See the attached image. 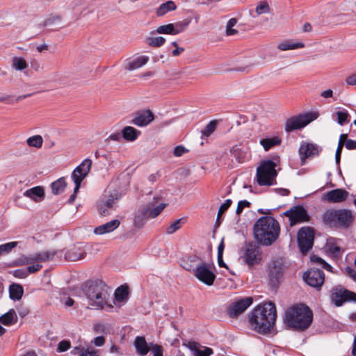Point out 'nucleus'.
<instances>
[{
    "label": "nucleus",
    "mask_w": 356,
    "mask_h": 356,
    "mask_svg": "<svg viewBox=\"0 0 356 356\" xmlns=\"http://www.w3.org/2000/svg\"><path fill=\"white\" fill-rule=\"evenodd\" d=\"M327 250L333 257H339L341 254V248L339 245L333 243H329L327 245Z\"/></svg>",
    "instance_id": "obj_43"
},
{
    "label": "nucleus",
    "mask_w": 356,
    "mask_h": 356,
    "mask_svg": "<svg viewBox=\"0 0 356 356\" xmlns=\"http://www.w3.org/2000/svg\"><path fill=\"white\" fill-rule=\"evenodd\" d=\"M106 329V326L102 323H97L94 326V330L97 333H104Z\"/></svg>",
    "instance_id": "obj_56"
},
{
    "label": "nucleus",
    "mask_w": 356,
    "mask_h": 356,
    "mask_svg": "<svg viewBox=\"0 0 356 356\" xmlns=\"http://www.w3.org/2000/svg\"><path fill=\"white\" fill-rule=\"evenodd\" d=\"M337 122L340 125L344 124L348 119V113L346 111H338L337 113Z\"/></svg>",
    "instance_id": "obj_49"
},
{
    "label": "nucleus",
    "mask_w": 356,
    "mask_h": 356,
    "mask_svg": "<svg viewBox=\"0 0 356 356\" xmlns=\"http://www.w3.org/2000/svg\"><path fill=\"white\" fill-rule=\"evenodd\" d=\"M86 252L79 248H74L65 254V259L75 261L84 258Z\"/></svg>",
    "instance_id": "obj_30"
},
{
    "label": "nucleus",
    "mask_w": 356,
    "mask_h": 356,
    "mask_svg": "<svg viewBox=\"0 0 356 356\" xmlns=\"http://www.w3.org/2000/svg\"><path fill=\"white\" fill-rule=\"evenodd\" d=\"M181 227V219H178L171 223L166 229L168 234H172Z\"/></svg>",
    "instance_id": "obj_45"
},
{
    "label": "nucleus",
    "mask_w": 356,
    "mask_h": 356,
    "mask_svg": "<svg viewBox=\"0 0 356 356\" xmlns=\"http://www.w3.org/2000/svg\"><path fill=\"white\" fill-rule=\"evenodd\" d=\"M191 20L184 19L181 22H177L176 23H173V29L175 35H177L181 32H183L189 25Z\"/></svg>",
    "instance_id": "obj_39"
},
{
    "label": "nucleus",
    "mask_w": 356,
    "mask_h": 356,
    "mask_svg": "<svg viewBox=\"0 0 356 356\" xmlns=\"http://www.w3.org/2000/svg\"><path fill=\"white\" fill-rule=\"evenodd\" d=\"M311 261L316 264H319L323 268L326 269L328 271L332 270V266L330 264H328L327 263H326L323 259H321V257H319L318 256H316V255L312 256Z\"/></svg>",
    "instance_id": "obj_46"
},
{
    "label": "nucleus",
    "mask_w": 356,
    "mask_h": 356,
    "mask_svg": "<svg viewBox=\"0 0 356 356\" xmlns=\"http://www.w3.org/2000/svg\"><path fill=\"white\" fill-rule=\"evenodd\" d=\"M12 67L13 69L22 71L28 67V63L26 60L22 57L14 56L12 58Z\"/></svg>",
    "instance_id": "obj_34"
},
{
    "label": "nucleus",
    "mask_w": 356,
    "mask_h": 356,
    "mask_svg": "<svg viewBox=\"0 0 356 356\" xmlns=\"http://www.w3.org/2000/svg\"><path fill=\"white\" fill-rule=\"evenodd\" d=\"M195 277L206 285L211 286L213 284L216 275L211 269V265L203 262H198L193 268Z\"/></svg>",
    "instance_id": "obj_11"
},
{
    "label": "nucleus",
    "mask_w": 356,
    "mask_h": 356,
    "mask_svg": "<svg viewBox=\"0 0 356 356\" xmlns=\"http://www.w3.org/2000/svg\"><path fill=\"white\" fill-rule=\"evenodd\" d=\"M134 345L137 350V353L141 356L147 355V353L149 352V349L147 346V343L145 338L143 337H136L134 341Z\"/></svg>",
    "instance_id": "obj_26"
},
{
    "label": "nucleus",
    "mask_w": 356,
    "mask_h": 356,
    "mask_svg": "<svg viewBox=\"0 0 356 356\" xmlns=\"http://www.w3.org/2000/svg\"><path fill=\"white\" fill-rule=\"evenodd\" d=\"M313 314L311 309L304 305L293 306L286 312L285 323L298 330H305L312 322Z\"/></svg>",
    "instance_id": "obj_4"
},
{
    "label": "nucleus",
    "mask_w": 356,
    "mask_h": 356,
    "mask_svg": "<svg viewBox=\"0 0 356 356\" xmlns=\"http://www.w3.org/2000/svg\"><path fill=\"white\" fill-rule=\"evenodd\" d=\"M93 343L96 346H102L105 343V339L102 336L97 337L94 339Z\"/></svg>",
    "instance_id": "obj_58"
},
{
    "label": "nucleus",
    "mask_w": 356,
    "mask_h": 356,
    "mask_svg": "<svg viewBox=\"0 0 356 356\" xmlns=\"http://www.w3.org/2000/svg\"><path fill=\"white\" fill-rule=\"evenodd\" d=\"M174 31L172 24H168L159 26L156 29V32L159 34L175 35Z\"/></svg>",
    "instance_id": "obj_41"
},
{
    "label": "nucleus",
    "mask_w": 356,
    "mask_h": 356,
    "mask_svg": "<svg viewBox=\"0 0 356 356\" xmlns=\"http://www.w3.org/2000/svg\"><path fill=\"white\" fill-rule=\"evenodd\" d=\"M253 302L251 297H245L236 300L227 309L229 317L235 318L245 312Z\"/></svg>",
    "instance_id": "obj_17"
},
{
    "label": "nucleus",
    "mask_w": 356,
    "mask_h": 356,
    "mask_svg": "<svg viewBox=\"0 0 356 356\" xmlns=\"http://www.w3.org/2000/svg\"><path fill=\"white\" fill-rule=\"evenodd\" d=\"M276 307L271 302L256 307L251 312L250 323L254 330L261 334L269 332L276 320Z\"/></svg>",
    "instance_id": "obj_2"
},
{
    "label": "nucleus",
    "mask_w": 356,
    "mask_h": 356,
    "mask_svg": "<svg viewBox=\"0 0 356 356\" xmlns=\"http://www.w3.org/2000/svg\"><path fill=\"white\" fill-rule=\"evenodd\" d=\"M242 259L249 266L258 264L261 260V252L259 247L253 243L246 245Z\"/></svg>",
    "instance_id": "obj_14"
},
{
    "label": "nucleus",
    "mask_w": 356,
    "mask_h": 356,
    "mask_svg": "<svg viewBox=\"0 0 356 356\" xmlns=\"http://www.w3.org/2000/svg\"><path fill=\"white\" fill-rule=\"evenodd\" d=\"M79 356H97V351L96 350H87L84 353H83Z\"/></svg>",
    "instance_id": "obj_64"
},
{
    "label": "nucleus",
    "mask_w": 356,
    "mask_h": 356,
    "mask_svg": "<svg viewBox=\"0 0 356 356\" xmlns=\"http://www.w3.org/2000/svg\"><path fill=\"white\" fill-rule=\"evenodd\" d=\"M66 187V182L65 178L61 177L58 180L54 181L51 185V191L54 195H58L64 191Z\"/></svg>",
    "instance_id": "obj_33"
},
{
    "label": "nucleus",
    "mask_w": 356,
    "mask_h": 356,
    "mask_svg": "<svg viewBox=\"0 0 356 356\" xmlns=\"http://www.w3.org/2000/svg\"><path fill=\"white\" fill-rule=\"evenodd\" d=\"M62 17L60 15H54L46 19L44 22V26H50L54 24L61 21Z\"/></svg>",
    "instance_id": "obj_48"
},
{
    "label": "nucleus",
    "mask_w": 356,
    "mask_h": 356,
    "mask_svg": "<svg viewBox=\"0 0 356 356\" xmlns=\"http://www.w3.org/2000/svg\"><path fill=\"white\" fill-rule=\"evenodd\" d=\"M346 300H350V301H356V294L353 292H350L348 291H344L341 293V300L338 301L336 300V305L339 306L341 305V303Z\"/></svg>",
    "instance_id": "obj_40"
},
{
    "label": "nucleus",
    "mask_w": 356,
    "mask_h": 356,
    "mask_svg": "<svg viewBox=\"0 0 356 356\" xmlns=\"http://www.w3.org/2000/svg\"><path fill=\"white\" fill-rule=\"evenodd\" d=\"M24 195L33 200L35 202H39L43 199L44 191L42 187L35 186L26 190L24 193Z\"/></svg>",
    "instance_id": "obj_24"
},
{
    "label": "nucleus",
    "mask_w": 356,
    "mask_h": 356,
    "mask_svg": "<svg viewBox=\"0 0 356 356\" xmlns=\"http://www.w3.org/2000/svg\"><path fill=\"white\" fill-rule=\"evenodd\" d=\"M149 58L146 56H140L127 62L125 68L128 70H134L145 65Z\"/></svg>",
    "instance_id": "obj_23"
},
{
    "label": "nucleus",
    "mask_w": 356,
    "mask_h": 356,
    "mask_svg": "<svg viewBox=\"0 0 356 356\" xmlns=\"http://www.w3.org/2000/svg\"><path fill=\"white\" fill-rule=\"evenodd\" d=\"M224 248L225 245L222 239L218 247V256H219L220 258L221 257V255L222 256Z\"/></svg>",
    "instance_id": "obj_63"
},
{
    "label": "nucleus",
    "mask_w": 356,
    "mask_h": 356,
    "mask_svg": "<svg viewBox=\"0 0 356 356\" xmlns=\"http://www.w3.org/2000/svg\"><path fill=\"white\" fill-rule=\"evenodd\" d=\"M83 291L90 302V305L102 309L107 302L108 287L102 281L88 282L85 284Z\"/></svg>",
    "instance_id": "obj_5"
},
{
    "label": "nucleus",
    "mask_w": 356,
    "mask_h": 356,
    "mask_svg": "<svg viewBox=\"0 0 356 356\" xmlns=\"http://www.w3.org/2000/svg\"><path fill=\"white\" fill-rule=\"evenodd\" d=\"M304 44L300 42H293L292 41L286 40L280 42L277 48L280 49L281 51H287V50H291V49H296L298 48H302L304 47Z\"/></svg>",
    "instance_id": "obj_31"
},
{
    "label": "nucleus",
    "mask_w": 356,
    "mask_h": 356,
    "mask_svg": "<svg viewBox=\"0 0 356 356\" xmlns=\"http://www.w3.org/2000/svg\"><path fill=\"white\" fill-rule=\"evenodd\" d=\"M319 153V147L315 144L304 142L301 144L299 148V154L302 161V164H304L305 159L307 158L314 157Z\"/></svg>",
    "instance_id": "obj_20"
},
{
    "label": "nucleus",
    "mask_w": 356,
    "mask_h": 356,
    "mask_svg": "<svg viewBox=\"0 0 356 356\" xmlns=\"http://www.w3.org/2000/svg\"><path fill=\"white\" fill-rule=\"evenodd\" d=\"M165 42V39L162 36L149 37L146 39V42L151 47H159Z\"/></svg>",
    "instance_id": "obj_38"
},
{
    "label": "nucleus",
    "mask_w": 356,
    "mask_h": 356,
    "mask_svg": "<svg viewBox=\"0 0 356 356\" xmlns=\"http://www.w3.org/2000/svg\"><path fill=\"white\" fill-rule=\"evenodd\" d=\"M24 293V289L22 285L18 284H12L9 287V296L13 300H19L22 298Z\"/></svg>",
    "instance_id": "obj_28"
},
{
    "label": "nucleus",
    "mask_w": 356,
    "mask_h": 356,
    "mask_svg": "<svg viewBox=\"0 0 356 356\" xmlns=\"http://www.w3.org/2000/svg\"><path fill=\"white\" fill-rule=\"evenodd\" d=\"M216 121L213 120L211 121L206 127L202 131V135L204 136H209L216 129Z\"/></svg>",
    "instance_id": "obj_44"
},
{
    "label": "nucleus",
    "mask_w": 356,
    "mask_h": 356,
    "mask_svg": "<svg viewBox=\"0 0 356 356\" xmlns=\"http://www.w3.org/2000/svg\"><path fill=\"white\" fill-rule=\"evenodd\" d=\"M346 83L349 86H356V73L347 76Z\"/></svg>",
    "instance_id": "obj_55"
},
{
    "label": "nucleus",
    "mask_w": 356,
    "mask_h": 356,
    "mask_svg": "<svg viewBox=\"0 0 356 356\" xmlns=\"http://www.w3.org/2000/svg\"><path fill=\"white\" fill-rule=\"evenodd\" d=\"M70 348V343L68 341H61L58 345L59 352H65Z\"/></svg>",
    "instance_id": "obj_51"
},
{
    "label": "nucleus",
    "mask_w": 356,
    "mask_h": 356,
    "mask_svg": "<svg viewBox=\"0 0 356 356\" xmlns=\"http://www.w3.org/2000/svg\"><path fill=\"white\" fill-rule=\"evenodd\" d=\"M213 353V350L210 348L205 347L203 350L197 351L195 356H210Z\"/></svg>",
    "instance_id": "obj_53"
},
{
    "label": "nucleus",
    "mask_w": 356,
    "mask_h": 356,
    "mask_svg": "<svg viewBox=\"0 0 356 356\" xmlns=\"http://www.w3.org/2000/svg\"><path fill=\"white\" fill-rule=\"evenodd\" d=\"M187 150L184 146L179 145L174 149V154L176 156H182Z\"/></svg>",
    "instance_id": "obj_54"
},
{
    "label": "nucleus",
    "mask_w": 356,
    "mask_h": 356,
    "mask_svg": "<svg viewBox=\"0 0 356 356\" xmlns=\"http://www.w3.org/2000/svg\"><path fill=\"white\" fill-rule=\"evenodd\" d=\"M271 8L270 5L266 0L259 1L255 8V13L257 16H259L264 14H269Z\"/></svg>",
    "instance_id": "obj_36"
},
{
    "label": "nucleus",
    "mask_w": 356,
    "mask_h": 356,
    "mask_svg": "<svg viewBox=\"0 0 356 356\" xmlns=\"http://www.w3.org/2000/svg\"><path fill=\"white\" fill-rule=\"evenodd\" d=\"M284 266L280 261H274L269 265V284L271 287H277L282 280Z\"/></svg>",
    "instance_id": "obj_15"
},
{
    "label": "nucleus",
    "mask_w": 356,
    "mask_h": 356,
    "mask_svg": "<svg viewBox=\"0 0 356 356\" xmlns=\"http://www.w3.org/2000/svg\"><path fill=\"white\" fill-rule=\"evenodd\" d=\"M284 214L289 217L291 226L297 223L307 222L309 220L307 211L301 206L294 207L290 210L286 211Z\"/></svg>",
    "instance_id": "obj_16"
},
{
    "label": "nucleus",
    "mask_w": 356,
    "mask_h": 356,
    "mask_svg": "<svg viewBox=\"0 0 356 356\" xmlns=\"http://www.w3.org/2000/svg\"><path fill=\"white\" fill-rule=\"evenodd\" d=\"M305 282L313 287H320L324 282V273L318 268H312L303 275Z\"/></svg>",
    "instance_id": "obj_18"
},
{
    "label": "nucleus",
    "mask_w": 356,
    "mask_h": 356,
    "mask_svg": "<svg viewBox=\"0 0 356 356\" xmlns=\"http://www.w3.org/2000/svg\"><path fill=\"white\" fill-rule=\"evenodd\" d=\"M282 140L279 137H273L270 138H264L260 140V144L263 146L266 151L269 150L271 147L278 145Z\"/></svg>",
    "instance_id": "obj_35"
},
{
    "label": "nucleus",
    "mask_w": 356,
    "mask_h": 356,
    "mask_svg": "<svg viewBox=\"0 0 356 356\" xmlns=\"http://www.w3.org/2000/svg\"><path fill=\"white\" fill-rule=\"evenodd\" d=\"M128 289L126 286H121L118 287L114 293L115 300L119 302H124L128 299Z\"/></svg>",
    "instance_id": "obj_32"
},
{
    "label": "nucleus",
    "mask_w": 356,
    "mask_h": 356,
    "mask_svg": "<svg viewBox=\"0 0 356 356\" xmlns=\"http://www.w3.org/2000/svg\"><path fill=\"white\" fill-rule=\"evenodd\" d=\"M119 197L116 192L105 194L98 202L97 208L100 215L103 216L111 213L115 208Z\"/></svg>",
    "instance_id": "obj_13"
},
{
    "label": "nucleus",
    "mask_w": 356,
    "mask_h": 356,
    "mask_svg": "<svg viewBox=\"0 0 356 356\" xmlns=\"http://www.w3.org/2000/svg\"><path fill=\"white\" fill-rule=\"evenodd\" d=\"M140 134V131L129 126L125 127L122 131L123 138L127 141H134Z\"/></svg>",
    "instance_id": "obj_27"
},
{
    "label": "nucleus",
    "mask_w": 356,
    "mask_h": 356,
    "mask_svg": "<svg viewBox=\"0 0 356 356\" xmlns=\"http://www.w3.org/2000/svg\"><path fill=\"white\" fill-rule=\"evenodd\" d=\"M321 96L325 99L333 98L334 92H333L332 90L327 89L326 90L322 91L321 93Z\"/></svg>",
    "instance_id": "obj_57"
},
{
    "label": "nucleus",
    "mask_w": 356,
    "mask_h": 356,
    "mask_svg": "<svg viewBox=\"0 0 356 356\" xmlns=\"http://www.w3.org/2000/svg\"><path fill=\"white\" fill-rule=\"evenodd\" d=\"M26 143L29 147L40 148L42 145L43 138L40 135H35L28 138Z\"/></svg>",
    "instance_id": "obj_37"
},
{
    "label": "nucleus",
    "mask_w": 356,
    "mask_h": 356,
    "mask_svg": "<svg viewBox=\"0 0 356 356\" xmlns=\"http://www.w3.org/2000/svg\"><path fill=\"white\" fill-rule=\"evenodd\" d=\"M120 222L118 219H114L105 224L101 225L94 229V233L97 235H103L111 233L115 230L120 226Z\"/></svg>",
    "instance_id": "obj_22"
},
{
    "label": "nucleus",
    "mask_w": 356,
    "mask_h": 356,
    "mask_svg": "<svg viewBox=\"0 0 356 356\" xmlns=\"http://www.w3.org/2000/svg\"><path fill=\"white\" fill-rule=\"evenodd\" d=\"M314 238V230L311 227H303L299 231L298 234V243L302 254H306L312 248Z\"/></svg>",
    "instance_id": "obj_12"
},
{
    "label": "nucleus",
    "mask_w": 356,
    "mask_h": 356,
    "mask_svg": "<svg viewBox=\"0 0 356 356\" xmlns=\"http://www.w3.org/2000/svg\"><path fill=\"white\" fill-rule=\"evenodd\" d=\"M57 254L56 250H46L35 252L28 255H22L16 261L17 266L29 265L26 269H17L13 270V275L19 279L26 278L29 274L35 273L41 270V263L52 260Z\"/></svg>",
    "instance_id": "obj_1"
},
{
    "label": "nucleus",
    "mask_w": 356,
    "mask_h": 356,
    "mask_svg": "<svg viewBox=\"0 0 356 356\" xmlns=\"http://www.w3.org/2000/svg\"><path fill=\"white\" fill-rule=\"evenodd\" d=\"M323 222L330 227L346 228L352 223V212L347 209L327 210L322 216Z\"/></svg>",
    "instance_id": "obj_6"
},
{
    "label": "nucleus",
    "mask_w": 356,
    "mask_h": 356,
    "mask_svg": "<svg viewBox=\"0 0 356 356\" xmlns=\"http://www.w3.org/2000/svg\"><path fill=\"white\" fill-rule=\"evenodd\" d=\"M232 204V200L228 199L226 200L225 202L220 207L218 212V216L216 219V224L220 223V218L223 214V213L230 207Z\"/></svg>",
    "instance_id": "obj_47"
},
{
    "label": "nucleus",
    "mask_w": 356,
    "mask_h": 356,
    "mask_svg": "<svg viewBox=\"0 0 356 356\" xmlns=\"http://www.w3.org/2000/svg\"><path fill=\"white\" fill-rule=\"evenodd\" d=\"M254 236L262 245H270L280 234L279 222L271 216H262L254 225Z\"/></svg>",
    "instance_id": "obj_3"
},
{
    "label": "nucleus",
    "mask_w": 356,
    "mask_h": 356,
    "mask_svg": "<svg viewBox=\"0 0 356 356\" xmlns=\"http://www.w3.org/2000/svg\"><path fill=\"white\" fill-rule=\"evenodd\" d=\"M17 321V316L13 309H10L8 312L0 316V323L6 326H10L15 324Z\"/></svg>",
    "instance_id": "obj_25"
},
{
    "label": "nucleus",
    "mask_w": 356,
    "mask_h": 356,
    "mask_svg": "<svg viewBox=\"0 0 356 356\" xmlns=\"http://www.w3.org/2000/svg\"><path fill=\"white\" fill-rule=\"evenodd\" d=\"M177 6L174 1L169 0L165 3H162L156 10V15L158 17L163 16L165 14L170 11L176 10Z\"/></svg>",
    "instance_id": "obj_29"
},
{
    "label": "nucleus",
    "mask_w": 356,
    "mask_h": 356,
    "mask_svg": "<svg viewBox=\"0 0 356 356\" xmlns=\"http://www.w3.org/2000/svg\"><path fill=\"white\" fill-rule=\"evenodd\" d=\"M154 356H163V350L160 346L156 345L153 348Z\"/></svg>",
    "instance_id": "obj_62"
},
{
    "label": "nucleus",
    "mask_w": 356,
    "mask_h": 356,
    "mask_svg": "<svg viewBox=\"0 0 356 356\" xmlns=\"http://www.w3.org/2000/svg\"><path fill=\"white\" fill-rule=\"evenodd\" d=\"M159 197H154L153 202H150L146 207L141 208L138 214L135 217L134 224L137 227H141L144 224V220L148 218H156L165 207V204L159 203L156 204Z\"/></svg>",
    "instance_id": "obj_8"
},
{
    "label": "nucleus",
    "mask_w": 356,
    "mask_h": 356,
    "mask_svg": "<svg viewBox=\"0 0 356 356\" xmlns=\"http://www.w3.org/2000/svg\"><path fill=\"white\" fill-rule=\"evenodd\" d=\"M226 35L227 36H232L238 33V31L236 29H234V27H229L228 28V26L226 25V30H225Z\"/></svg>",
    "instance_id": "obj_61"
},
{
    "label": "nucleus",
    "mask_w": 356,
    "mask_h": 356,
    "mask_svg": "<svg viewBox=\"0 0 356 356\" xmlns=\"http://www.w3.org/2000/svg\"><path fill=\"white\" fill-rule=\"evenodd\" d=\"M17 245V242H9L0 245V255L7 254L15 248Z\"/></svg>",
    "instance_id": "obj_42"
},
{
    "label": "nucleus",
    "mask_w": 356,
    "mask_h": 356,
    "mask_svg": "<svg viewBox=\"0 0 356 356\" xmlns=\"http://www.w3.org/2000/svg\"><path fill=\"white\" fill-rule=\"evenodd\" d=\"M92 165V161L90 159H84L72 172V178L75 184L74 193L70 197L68 202L72 204L75 200V194L79 191L81 181L88 175Z\"/></svg>",
    "instance_id": "obj_9"
},
{
    "label": "nucleus",
    "mask_w": 356,
    "mask_h": 356,
    "mask_svg": "<svg viewBox=\"0 0 356 356\" xmlns=\"http://www.w3.org/2000/svg\"><path fill=\"white\" fill-rule=\"evenodd\" d=\"M345 145L348 149H356V141L351 139L346 140Z\"/></svg>",
    "instance_id": "obj_59"
},
{
    "label": "nucleus",
    "mask_w": 356,
    "mask_h": 356,
    "mask_svg": "<svg viewBox=\"0 0 356 356\" xmlns=\"http://www.w3.org/2000/svg\"><path fill=\"white\" fill-rule=\"evenodd\" d=\"M154 120V115L149 110L143 111L137 114L131 120V123L138 127H144L149 124Z\"/></svg>",
    "instance_id": "obj_21"
},
{
    "label": "nucleus",
    "mask_w": 356,
    "mask_h": 356,
    "mask_svg": "<svg viewBox=\"0 0 356 356\" xmlns=\"http://www.w3.org/2000/svg\"><path fill=\"white\" fill-rule=\"evenodd\" d=\"M250 203L248 201H247V200H242V201L238 202L236 213L237 214L241 213L243 210V209L245 207H250Z\"/></svg>",
    "instance_id": "obj_50"
},
{
    "label": "nucleus",
    "mask_w": 356,
    "mask_h": 356,
    "mask_svg": "<svg viewBox=\"0 0 356 356\" xmlns=\"http://www.w3.org/2000/svg\"><path fill=\"white\" fill-rule=\"evenodd\" d=\"M172 45L175 47V49L172 51V55L173 56H179L182 52L184 51V47H179L177 42H172Z\"/></svg>",
    "instance_id": "obj_52"
},
{
    "label": "nucleus",
    "mask_w": 356,
    "mask_h": 356,
    "mask_svg": "<svg viewBox=\"0 0 356 356\" xmlns=\"http://www.w3.org/2000/svg\"><path fill=\"white\" fill-rule=\"evenodd\" d=\"M276 163L270 160L263 161L257 169V180L260 186H271L277 175Z\"/></svg>",
    "instance_id": "obj_7"
},
{
    "label": "nucleus",
    "mask_w": 356,
    "mask_h": 356,
    "mask_svg": "<svg viewBox=\"0 0 356 356\" xmlns=\"http://www.w3.org/2000/svg\"><path fill=\"white\" fill-rule=\"evenodd\" d=\"M317 117L318 114L316 113H308L291 117L286 121L285 131L286 132H291L296 129H302L312 121L316 119Z\"/></svg>",
    "instance_id": "obj_10"
},
{
    "label": "nucleus",
    "mask_w": 356,
    "mask_h": 356,
    "mask_svg": "<svg viewBox=\"0 0 356 356\" xmlns=\"http://www.w3.org/2000/svg\"><path fill=\"white\" fill-rule=\"evenodd\" d=\"M348 193L342 188H337L330 191L322 196V200L331 203H340L345 201Z\"/></svg>",
    "instance_id": "obj_19"
},
{
    "label": "nucleus",
    "mask_w": 356,
    "mask_h": 356,
    "mask_svg": "<svg viewBox=\"0 0 356 356\" xmlns=\"http://www.w3.org/2000/svg\"><path fill=\"white\" fill-rule=\"evenodd\" d=\"M197 343L195 342H189L187 347L194 353V355L199 351L200 349L197 348Z\"/></svg>",
    "instance_id": "obj_60"
}]
</instances>
